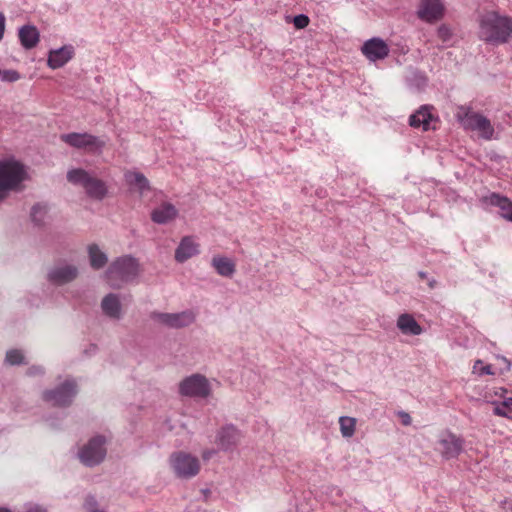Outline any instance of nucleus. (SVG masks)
I'll return each instance as SVG.
<instances>
[{
    "label": "nucleus",
    "instance_id": "1",
    "mask_svg": "<svg viewBox=\"0 0 512 512\" xmlns=\"http://www.w3.org/2000/svg\"><path fill=\"white\" fill-rule=\"evenodd\" d=\"M479 38L492 45L506 43L512 36V21L495 11H487L479 18Z\"/></svg>",
    "mask_w": 512,
    "mask_h": 512
},
{
    "label": "nucleus",
    "instance_id": "2",
    "mask_svg": "<svg viewBox=\"0 0 512 512\" xmlns=\"http://www.w3.org/2000/svg\"><path fill=\"white\" fill-rule=\"evenodd\" d=\"M28 168L14 158L0 160V205L13 192L24 189L28 180Z\"/></svg>",
    "mask_w": 512,
    "mask_h": 512
},
{
    "label": "nucleus",
    "instance_id": "3",
    "mask_svg": "<svg viewBox=\"0 0 512 512\" xmlns=\"http://www.w3.org/2000/svg\"><path fill=\"white\" fill-rule=\"evenodd\" d=\"M139 273V264L131 256H122L113 261L105 273L106 280L112 288H121L132 282Z\"/></svg>",
    "mask_w": 512,
    "mask_h": 512
},
{
    "label": "nucleus",
    "instance_id": "4",
    "mask_svg": "<svg viewBox=\"0 0 512 512\" xmlns=\"http://www.w3.org/2000/svg\"><path fill=\"white\" fill-rule=\"evenodd\" d=\"M67 179L73 185L81 186L88 197L94 200H102L108 192L106 183L89 173L88 171L78 168L67 172Z\"/></svg>",
    "mask_w": 512,
    "mask_h": 512
},
{
    "label": "nucleus",
    "instance_id": "5",
    "mask_svg": "<svg viewBox=\"0 0 512 512\" xmlns=\"http://www.w3.org/2000/svg\"><path fill=\"white\" fill-rule=\"evenodd\" d=\"M77 393L76 381L73 378H66L55 388L43 391L42 399L55 407H67L71 405Z\"/></svg>",
    "mask_w": 512,
    "mask_h": 512
},
{
    "label": "nucleus",
    "instance_id": "6",
    "mask_svg": "<svg viewBox=\"0 0 512 512\" xmlns=\"http://www.w3.org/2000/svg\"><path fill=\"white\" fill-rule=\"evenodd\" d=\"M169 464L175 476L180 479L195 477L201 467L198 457L184 451L172 453L169 457Z\"/></svg>",
    "mask_w": 512,
    "mask_h": 512
},
{
    "label": "nucleus",
    "instance_id": "7",
    "mask_svg": "<svg viewBox=\"0 0 512 512\" xmlns=\"http://www.w3.org/2000/svg\"><path fill=\"white\" fill-rule=\"evenodd\" d=\"M107 439L102 435L92 437L78 451V458L82 464L93 467L100 464L107 453Z\"/></svg>",
    "mask_w": 512,
    "mask_h": 512
},
{
    "label": "nucleus",
    "instance_id": "8",
    "mask_svg": "<svg viewBox=\"0 0 512 512\" xmlns=\"http://www.w3.org/2000/svg\"><path fill=\"white\" fill-rule=\"evenodd\" d=\"M179 393L187 397L206 398L211 393V385L205 376L193 374L180 382Z\"/></svg>",
    "mask_w": 512,
    "mask_h": 512
},
{
    "label": "nucleus",
    "instance_id": "9",
    "mask_svg": "<svg viewBox=\"0 0 512 512\" xmlns=\"http://www.w3.org/2000/svg\"><path fill=\"white\" fill-rule=\"evenodd\" d=\"M151 318L157 324L171 329H181L194 323L196 315L192 310L177 313L153 312Z\"/></svg>",
    "mask_w": 512,
    "mask_h": 512
},
{
    "label": "nucleus",
    "instance_id": "10",
    "mask_svg": "<svg viewBox=\"0 0 512 512\" xmlns=\"http://www.w3.org/2000/svg\"><path fill=\"white\" fill-rule=\"evenodd\" d=\"M461 123L465 129L476 131L479 136L485 140H491L494 138L495 130L490 120L482 114L469 112L466 113Z\"/></svg>",
    "mask_w": 512,
    "mask_h": 512
},
{
    "label": "nucleus",
    "instance_id": "11",
    "mask_svg": "<svg viewBox=\"0 0 512 512\" xmlns=\"http://www.w3.org/2000/svg\"><path fill=\"white\" fill-rule=\"evenodd\" d=\"M61 140L74 148L85 149L89 152L101 151L105 145L103 140L88 133L63 134Z\"/></svg>",
    "mask_w": 512,
    "mask_h": 512
},
{
    "label": "nucleus",
    "instance_id": "12",
    "mask_svg": "<svg viewBox=\"0 0 512 512\" xmlns=\"http://www.w3.org/2000/svg\"><path fill=\"white\" fill-rule=\"evenodd\" d=\"M463 443L464 441L462 438L451 432H445L441 434L437 442L436 450L444 459H453L458 457V455L462 452Z\"/></svg>",
    "mask_w": 512,
    "mask_h": 512
},
{
    "label": "nucleus",
    "instance_id": "13",
    "mask_svg": "<svg viewBox=\"0 0 512 512\" xmlns=\"http://www.w3.org/2000/svg\"><path fill=\"white\" fill-rule=\"evenodd\" d=\"M242 435L240 431L233 425L222 427L216 436V443L220 450L232 451L239 444Z\"/></svg>",
    "mask_w": 512,
    "mask_h": 512
},
{
    "label": "nucleus",
    "instance_id": "14",
    "mask_svg": "<svg viewBox=\"0 0 512 512\" xmlns=\"http://www.w3.org/2000/svg\"><path fill=\"white\" fill-rule=\"evenodd\" d=\"M444 7L440 0H421L418 17L426 22H435L443 16Z\"/></svg>",
    "mask_w": 512,
    "mask_h": 512
},
{
    "label": "nucleus",
    "instance_id": "15",
    "mask_svg": "<svg viewBox=\"0 0 512 512\" xmlns=\"http://www.w3.org/2000/svg\"><path fill=\"white\" fill-rule=\"evenodd\" d=\"M362 52L370 61L375 62L388 56L389 47L384 40L374 37L363 44Z\"/></svg>",
    "mask_w": 512,
    "mask_h": 512
},
{
    "label": "nucleus",
    "instance_id": "16",
    "mask_svg": "<svg viewBox=\"0 0 512 512\" xmlns=\"http://www.w3.org/2000/svg\"><path fill=\"white\" fill-rule=\"evenodd\" d=\"M200 253V244L191 236H185L181 239L175 250V260L178 263H184L188 259L197 256Z\"/></svg>",
    "mask_w": 512,
    "mask_h": 512
},
{
    "label": "nucleus",
    "instance_id": "17",
    "mask_svg": "<svg viewBox=\"0 0 512 512\" xmlns=\"http://www.w3.org/2000/svg\"><path fill=\"white\" fill-rule=\"evenodd\" d=\"M78 275V269L74 265L62 264L55 266L48 273L50 282L56 285H63L74 280Z\"/></svg>",
    "mask_w": 512,
    "mask_h": 512
},
{
    "label": "nucleus",
    "instance_id": "18",
    "mask_svg": "<svg viewBox=\"0 0 512 512\" xmlns=\"http://www.w3.org/2000/svg\"><path fill=\"white\" fill-rule=\"evenodd\" d=\"M436 118L430 111V107L425 105L412 114L409 123L414 128H421L423 131L435 129Z\"/></svg>",
    "mask_w": 512,
    "mask_h": 512
},
{
    "label": "nucleus",
    "instance_id": "19",
    "mask_svg": "<svg viewBox=\"0 0 512 512\" xmlns=\"http://www.w3.org/2000/svg\"><path fill=\"white\" fill-rule=\"evenodd\" d=\"M74 56V47L72 45H64L61 48L49 51L47 65L51 69H58L68 63Z\"/></svg>",
    "mask_w": 512,
    "mask_h": 512
},
{
    "label": "nucleus",
    "instance_id": "20",
    "mask_svg": "<svg viewBox=\"0 0 512 512\" xmlns=\"http://www.w3.org/2000/svg\"><path fill=\"white\" fill-rule=\"evenodd\" d=\"M482 203L489 206H495L500 209L503 218L512 222V201L497 193H491L481 199Z\"/></svg>",
    "mask_w": 512,
    "mask_h": 512
},
{
    "label": "nucleus",
    "instance_id": "21",
    "mask_svg": "<svg viewBox=\"0 0 512 512\" xmlns=\"http://www.w3.org/2000/svg\"><path fill=\"white\" fill-rule=\"evenodd\" d=\"M178 215V210L171 203H163L156 207L151 213V219L157 224H168Z\"/></svg>",
    "mask_w": 512,
    "mask_h": 512
},
{
    "label": "nucleus",
    "instance_id": "22",
    "mask_svg": "<svg viewBox=\"0 0 512 512\" xmlns=\"http://www.w3.org/2000/svg\"><path fill=\"white\" fill-rule=\"evenodd\" d=\"M396 326L404 335L418 336L423 333V328L418 324L413 315L409 313L399 315Z\"/></svg>",
    "mask_w": 512,
    "mask_h": 512
},
{
    "label": "nucleus",
    "instance_id": "23",
    "mask_svg": "<svg viewBox=\"0 0 512 512\" xmlns=\"http://www.w3.org/2000/svg\"><path fill=\"white\" fill-rule=\"evenodd\" d=\"M103 313L112 319H120L122 317V306L120 298L117 294L109 293L101 301Z\"/></svg>",
    "mask_w": 512,
    "mask_h": 512
},
{
    "label": "nucleus",
    "instance_id": "24",
    "mask_svg": "<svg viewBox=\"0 0 512 512\" xmlns=\"http://www.w3.org/2000/svg\"><path fill=\"white\" fill-rule=\"evenodd\" d=\"M18 37L22 47L27 50L36 47L40 40L39 31L33 25H24L20 27Z\"/></svg>",
    "mask_w": 512,
    "mask_h": 512
},
{
    "label": "nucleus",
    "instance_id": "25",
    "mask_svg": "<svg viewBox=\"0 0 512 512\" xmlns=\"http://www.w3.org/2000/svg\"><path fill=\"white\" fill-rule=\"evenodd\" d=\"M211 265L220 276L231 277L235 273V263L228 257L214 256Z\"/></svg>",
    "mask_w": 512,
    "mask_h": 512
},
{
    "label": "nucleus",
    "instance_id": "26",
    "mask_svg": "<svg viewBox=\"0 0 512 512\" xmlns=\"http://www.w3.org/2000/svg\"><path fill=\"white\" fill-rule=\"evenodd\" d=\"M88 256L91 267L96 270L103 268L108 261L106 253L97 244L88 246Z\"/></svg>",
    "mask_w": 512,
    "mask_h": 512
},
{
    "label": "nucleus",
    "instance_id": "27",
    "mask_svg": "<svg viewBox=\"0 0 512 512\" xmlns=\"http://www.w3.org/2000/svg\"><path fill=\"white\" fill-rule=\"evenodd\" d=\"M124 177L129 185L135 186L141 193L149 189V181L142 173L127 171Z\"/></svg>",
    "mask_w": 512,
    "mask_h": 512
},
{
    "label": "nucleus",
    "instance_id": "28",
    "mask_svg": "<svg viewBox=\"0 0 512 512\" xmlns=\"http://www.w3.org/2000/svg\"><path fill=\"white\" fill-rule=\"evenodd\" d=\"M31 220L36 226H43L48 219V207L45 204H35L31 208Z\"/></svg>",
    "mask_w": 512,
    "mask_h": 512
},
{
    "label": "nucleus",
    "instance_id": "29",
    "mask_svg": "<svg viewBox=\"0 0 512 512\" xmlns=\"http://www.w3.org/2000/svg\"><path fill=\"white\" fill-rule=\"evenodd\" d=\"M340 431L344 438H350L355 433L356 420L355 418L342 416L339 418Z\"/></svg>",
    "mask_w": 512,
    "mask_h": 512
},
{
    "label": "nucleus",
    "instance_id": "30",
    "mask_svg": "<svg viewBox=\"0 0 512 512\" xmlns=\"http://www.w3.org/2000/svg\"><path fill=\"white\" fill-rule=\"evenodd\" d=\"M5 362L11 366L26 364L25 354L22 350L10 349L6 352Z\"/></svg>",
    "mask_w": 512,
    "mask_h": 512
},
{
    "label": "nucleus",
    "instance_id": "31",
    "mask_svg": "<svg viewBox=\"0 0 512 512\" xmlns=\"http://www.w3.org/2000/svg\"><path fill=\"white\" fill-rule=\"evenodd\" d=\"M473 373L479 376L482 375H493L492 367L490 365H484L483 361L477 360L473 365Z\"/></svg>",
    "mask_w": 512,
    "mask_h": 512
},
{
    "label": "nucleus",
    "instance_id": "32",
    "mask_svg": "<svg viewBox=\"0 0 512 512\" xmlns=\"http://www.w3.org/2000/svg\"><path fill=\"white\" fill-rule=\"evenodd\" d=\"M0 79L5 82H15L20 79V74L15 70H1Z\"/></svg>",
    "mask_w": 512,
    "mask_h": 512
},
{
    "label": "nucleus",
    "instance_id": "33",
    "mask_svg": "<svg viewBox=\"0 0 512 512\" xmlns=\"http://www.w3.org/2000/svg\"><path fill=\"white\" fill-rule=\"evenodd\" d=\"M84 508L85 512H106L104 509L98 506L96 500L92 496L86 498Z\"/></svg>",
    "mask_w": 512,
    "mask_h": 512
},
{
    "label": "nucleus",
    "instance_id": "34",
    "mask_svg": "<svg viewBox=\"0 0 512 512\" xmlns=\"http://www.w3.org/2000/svg\"><path fill=\"white\" fill-rule=\"evenodd\" d=\"M293 24L297 29H303L309 24V18L304 14L294 16Z\"/></svg>",
    "mask_w": 512,
    "mask_h": 512
},
{
    "label": "nucleus",
    "instance_id": "35",
    "mask_svg": "<svg viewBox=\"0 0 512 512\" xmlns=\"http://www.w3.org/2000/svg\"><path fill=\"white\" fill-rule=\"evenodd\" d=\"M437 35L443 42H447L450 40L452 32L448 26L441 25L437 30Z\"/></svg>",
    "mask_w": 512,
    "mask_h": 512
},
{
    "label": "nucleus",
    "instance_id": "36",
    "mask_svg": "<svg viewBox=\"0 0 512 512\" xmlns=\"http://www.w3.org/2000/svg\"><path fill=\"white\" fill-rule=\"evenodd\" d=\"M494 414L501 417H506L512 419V411L511 409H507V407L503 406V402L501 404H497L494 408Z\"/></svg>",
    "mask_w": 512,
    "mask_h": 512
},
{
    "label": "nucleus",
    "instance_id": "37",
    "mask_svg": "<svg viewBox=\"0 0 512 512\" xmlns=\"http://www.w3.org/2000/svg\"><path fill=\"white\" fill-rule=\"evenodd\" d=\"M26 374L31 377L43 376L45 374V369L41 365H32L27 369Z\"/></svg>",
    "mask_w": 512,
    "mask_h": 512
},
{
    "label": "nucleus",
    "instance_id": "38",
    "mask_svg": "<svg viewBox=\"0 0 512 512\" xmlns=\"http://www.w3.org/2000/svg\"><path fill=\"white\" fill-rule=\"evenodd\" d=\"M5 25H6L5 15L2 12H0V41L4 37Z\"/></svg>",
    "mask_w": 512,
    "mask_h": 512
},
{
    "label": "nucleus",
    "instance_id": "39",
    "mask_svg": "<svg viewBox=\"0 0 512 512\" xmlns=\"http://www.w3.org/2000/svg\"><path fill=\"white\" fill-rule=\"evenodd\" d=\"M26 512H46L44 508L36 504H27Z\"/></svg>",
    "mask_w": 512,
    "mask_h": 512
},
{
    "label": "nucleus",
    "instance_id": "40",
    "mask_svg": "<svg viewBox=\"0 0 512 512\" xmlns=\"http://www.w3.org/2000/svg\"><path fill=\"white\" fill-rule=\"evenodd\" d=\"M399 416L401 417L403 425L408 426L411 424L412 420L408 413L401 411V412H399Z\"/></svg>",
    "mask_w": 512,
    "mask_h": 512
},
{
    "label": "nucleus",
    "instance_id": "41",
    "mask_svg": "<svg viewBox=\"0 0 512 512\" xmlns=\"http://www.w3.org/2000/svg\"><path fill=\"white\" fill-rule=\"evenodd\" d=\"M216 451L213 449L204 450L202 453V457L204 460H209L215 455Z\"/></svg>",
    "mask_w": 512,
    "mask_h": 512
},
{
    "label": "nucleus",
    "instance_id": "42",
    "mask_svg": "<svg viewBox=\"0 0 512 512\" xmlns=\"http://www.w3.org/2000/svg\"><path fill=\"white\" fill-rule=\"evenodd\" d=\"M503 406L507 407V409H511L512 410V397L505 399L503 401Z\"/></svg>",
    "mask_w": 512,
    "mask_h": 512
},
{
    "label": "nucleus",
    "instance_id": "43",
    "mask_svg": "<svg viewBox=\"0 0 512 512\" xmlns=\"http://www.w3.org/2000/svg\"><path fill=\"white\" fill-rule=\"evenodd\" d=\"M501 360L506 364V370H510V367H511V362L506 359L505 357H501Z\"/></svg>",
    "mask_w": 512,
    "mask_h": 512
},
{
    "label": "nucleus",
    "instance_id": "44",
    "mask_svg": "<svg viewBox=\"0 0 512 512\" xmlns=\"http://www.w3.org/2000/svg\"><path fill=\"white\" fill-rule=\"evenodd\" d=\"M0 512H11V511L7 508H0Z\"/></svg>",
    "mask_w": 512,
    "mask_h": 512
},
{
    "label": "nucleus",
    "instance_id": "45",
    "mask_svg": "<svg viewBox=\"0 0 512 512\" xmlns=\"http://www.w3.org/2000/svg\"><path fill=\"white\" fill-rule=\"evenodd\" d=\"M419 276H420L421 278H424V277L426 276V273L421 271V272H419Z\"/></svg>",
    "mask_w": 512,
    "mask_h": 512
}]
</instances>
